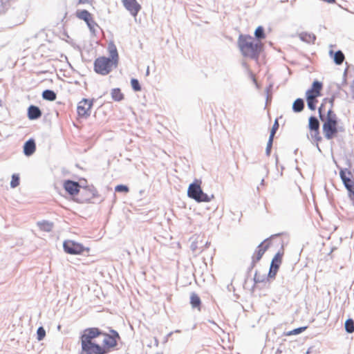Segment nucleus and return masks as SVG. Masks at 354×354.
<instances>
[{
	"label": "nucleus",
	"mask_w": 354,
	"mask_h": 354,
	"mask_svg": "<svg viewBox=\"0 0 354 354\" xmlns=\"http://www.w3.org/2000/svg\"><path fill=\"white\" fill-rule=\"evenodd\" d=\"M237 44L242 55L252 59H258L263 50L261 41H256L254 38L248 35H240Z\"/></svg>",
	"instance_id": "nucleus-1"
},
{
	"label": "nucleus",
	"mask_w": 354,
	"mask_h": 354,
	"mask_svg": "<svg viewBox=\"0 0 354 354\" xmlns=\"http://www.w3.org/2000/svg\"><path fill=\"white\" fill-rule=\"evenodd\" d=\"M187 196L198 203L209 202L214 196L204 193L201 187V181L195 180L192 183L187 189Z\"/></svg>",
	"instance_id": "nucleus-2"
},
{
	"label": "nucleus",
	"mask_w": 354,
	"mask_h": 354,
	"mask_svg": "<svg viewBox=\"0 0 354 354\" xmlns=\"http://www.w3.org/2000/svg\"><path fill=\"white\" fill-rule=\"evenodd\" d=\"M113 66L114 63L111 58L100 57L94 62V71L102 75H106L111 71Z\"/></svg>",
	"instance_id": "nucleus-3"
},
{
	"label": "nucleus",
	"mask_w": 354,
	"mask_h": 354,
	"mask_svg": "<svg viewBox=\"0 0 354 354\" xmlns=\"http://www.w3.org/2000/svg\"><path fill=\"white\" fill-rule=\"evenodd\" d=\"M339 176L344 187L348 192L350 198L354 201V180L353 179L352 172L348 169H341Z\"/></svg>",
	"instance_id": "nucleus-4"
},
{
	"label": "nucleus",
	"mask_w": 354,
	"mask_h": 354,
	"mask_svg": "<svg viewBox=\"0 0 354 354\" xmlns=\"http://www.w3.org/2000/svg\"><path fill=\"white\" fill-rule=\"evenodd\" d=\"M108 351L94 342H81V351L79 354H106Z\"/></svg>",
	"instance_id": "nucleus-5"
},
{
	"label": "nucleus",
	"mask_w": 354,
	"mask_h": 354,
	"mask_svg": "<svg viewBox=\"0 0 354 354\" xmlns=\"http://www.w3.org/2000/svg\"><path fill=\"white\" fill-rule=\"evenodd\" d=\"M322 126L324 136L327 140L333 139L338 132L337 120H326Z\"/></svg>",
	"instance_id": "nucleus-6"
},
{
	"label": "nucleus",
	"mask_w": 354,
	"mask_h": 354,
	"mask_svg": "<svg viewBox=\"0 0 354 354\" xmlns=\"http://www.w3.org/2000/svg\"><path fill=\"white\" fill-rule=\"evenodd\" d=\"M63 248L65 252L70 254H80L84 250H88V248H84L82 244L71 240L64 241Z\"/></svg>",
	"instance_id": "nucleus-7"
},
{
	"label": "nucleus",
	"mask_w": 354,
	"mask_h": 354,
	"mask_svg": "<svg viewBox=\"0 0 354 354\" xmlns=\"http://www.w3.org/2000/svg\"><path fill=\"white\" fill-rule=\"evenodd\" d=\"M76 16L80 19L84 21L88 27L90 31L95 34V27L97 26V23L93 19L91 14L86 10H78L76 12Z\"/></svg>",
	"instance_id": "nucleus-8"
},
{
	"label": "nucleus",
	"mask_w": 354,
	"mask_h": 354,
	"mask_svg": "<svg viewBox=\"0 0 354 354\" xmlns=\"http://www.w3.org/2000/svg\"><path fill=\"white\" fill-rule=\"evenodd\" d=\"M93 100L88 99H82L77 104V111L80 117L88 118L91 115V109L93 106Z\"/></svg>",
	"instance_id": "nucleus-9"
},
{
	"label": "nucleus",
	"mask_w": 354,
	"mask_h": 354,
	"mask_svg": "<svg viewBox=\"0 0 354 354\" xmlns=\"http://www.w3.org/2000/svg\"><path fill=\"white\" fill-rule=\"evenodd\" d=\"M103 334V332L98 328H88L83 330L80 336V342H93L92 340Z\"/></svg>",
	"instance_id": "nucleus-10"
},
{
	"label": "nucleus",
	"mask_w": 354,
	"mask_h": 354,
	"mask_svg": "<svg viewBox=\"0 0 354 354\" xmlns=\"http://www.w3.org/2000/svg\"><path fill=\"white\" fill-rule=\"evenodd\" d=\"M122 2L125 9L128 10L133 17H136L141 10V6L136 0H122Z\"/></svg>",
	"instance_id": "nucleus-11"
},
{
	"label": "nucleus",
	"mask_w": 354,
	"mask_h": 354,
	"mask_svg": "<svg viewBox=\"0 0 354 354\" xmlns=\"http://www.w3.org/2000/svg\"><path fill=\"white\" fill-rule=\"evenodd\" d=\"M64 188L71 196H75L80 192V185L79 183L71 180H66L64 181Z\"/></svg>",
	"instance_id": "nucleus-12"
},
{
	"label": "nucleus",
	"mask_w": 354,
	"mask_h": 354,
	"mask_svg": "<svg viewBox=\"0 0 354 354\" xmlns=\"http://www.w3.org/2000/svg\"><path fill=\"white\" fill-rule=\"evenodd\" d=\"M97 190L94 187L91 188H83L82 191V194H84L85 197L82 198L80 199H77L80 203H84L86 201H89L92 198H93L97 195Z\"/></svg>",
	"instance_id": "nucleus-13"
},
{
	"label": "nucleus",
	"mask_w": 354,
	"mask_h": 354,
	"mask_svg": "<svg viewBox=\"0 0 354 354\" xmlns=\"http://www.w3.org/2000/svg\"><path fill=\"white\" fill-rule=\"evenodd\" d=\"M24 153L26 156H32L36 150V144L33 138L28 139L24 145Z\"/></svg>",
	"instance_id": "nucleus-14"
},
{
	"label": "nucleus",
	"mask_w": 354,
	"mask_h": 354,
	"mask_svg": "<svg viewBox=\"0 0 354 354\" xmlns=\"http://www.w3.org/2000/svg\"><path fill=\"white\" fill-rule=\"evenodd\" d=\"M324 105L322 103L321 106L318 109L319 112V117L322 121H324L326 120H337V118L336 114L333 111L331 108L328 109L327 111V115L326 117L322 113L323 109H324Z\"/></svg>",
	"instance_id": "nucleus-15"
},
{
	"label": "nucleus",
	"mask_w": 354,
	"mask_h": 354,
	"mask_svg": "<svg viewBox=\"0 0 354 354\" xmlns=\"http://www.w3.org/2000/svg\"><path fill=\"white\" fill-rule=\"evenodd\" d=\"M108 50H109V55H110L109 58H111V59L114 63V67L115 68V67H117L118 64L119 57H118V53L117 48L113 42L111 41L109 44Z\"/></svg>",
	"instance_id": "nucleus-16"
},
{
	"label": "nucleus",
	"mask_w": 354,
	"mask_h": 354,
	"mask_svg": "<svg viewBox=\"0 0 354 354\" xmlns=\"http://www.w3.org/2000/svg\"><path fill=\"white\" fill-rule=\"evenodd\" d=\"M41 111L35 105H30L28 109V117L30 120H37L41 116Z\"/></svg>",
	"instance_id": "nucleus-17"
},
{
	"label": "nucleus",
	"mask_w": 354,
	"mask_h": 354,
	"mask_svg": "<svg viewBox=\"0 0 354 354\" xmlns=\"http://www.w3.org/2000/svg\"><path fill=\"white\" fill-rule=\"evenodd\" d=\"M102 335L105 337L103 340V344L104 346V348H106L107 351L108 349L113 348L117 346L118 341L115 339L109 336L108 333L104 332L103 334Z\"/></svg>",
	"instance_id": "nucleus-18"
},
{
	"label": "nucleus",
	"mask_w": 354,
	"mask_h": 354,
	"mask_svg": "<svg viewBox=\"0 0 354 354\" xmlns=\"http://www.w3.org/2000/svg\"><path fill=\"white\" fill-rule=\"evenodd\" d=\"M265 240L263 242H261L257 247V249L256 250L254 256L255 261L257 262L259 261L263 257L265 252L268 248V245H263V243L266 241Z\"/></svg>",
	"instance_id": "nucleus-19"
},
{
	"label": "nucleus",
	"mask_w": 354,
	"mask_h": 354,
	"mask_svg": "<svg viewBox=\"0 0 354 354\" xmlns=\"http://www.w3.org/2000/svg\"><path fill=\"white\" fill-rule=\"evenodd\" d=\"M299 37L301 41L308 44H314L316 39V36L314 34L306 32H301Z\"/></svg>",
	"instance_id": "nucleus-20"
},
{
	"label": "nucleus",
	"mask_w": 354,
	"mask_h": 354,
	"mask_svg": "<svg viewBox=\"0 0 354 354\" xmlns=\"http://www.w3.org/2000/svg\"><path fill=\"white\" fill-rule=\"evenodd\" d=\"M304 100L302 98H297L293 102L292 109L293 112L300 113L304 110Z\"/></svg>",
	"instance_id": "nucleus-21"
},
{
	"label": "nucleus",
	"mask_w": 354,
	"mask_h": 354,
	"mask_svg": "<svg viewBox=\"0 0 354 354\" xmlns=\"http://www.w3.org/2000/svg\"><path fill=\"white\" fill-rule=\"evenodd\" d=\"M190 304L193 308H198L200 310L201 305V300L199 296L195 293L192 292L190 296Z\"/></svg>",
	"instance_id": "nucleus-22"
},
{
	"label": "nucleus",
	"mask_w": 354,
	"mask_h": 354,
	"mask_svg": "<svg viewBox=\"0 0 354 354\" xmlns=\"http://www.w3.org/2000/svg\"><path fill=\"white\" fill-rule=\"evenodd\" d=\"M42 97L44 100L48 101H54L57 98L56 93L50 89H46L42 92Z\"/></svg>",
	"instance_id": "nucleus-23"
},
{
	"label": "nucleus",
	"mask_w": 354,
	"mask_h": 354,
	"mask_svg": "<svg viewBox=\"0 0 354 354\" xmlns=\"http://www.w3.org/2000/svg\"><path fill=\"white\" fill-rule=\"evenodd\" d=\"M319 121L315 116H310L308 120V127L310 131L319 130Z\"/></svg>",
	"instance_id": "nucleus-24"
},
{
	"label": "nucleus",
	"mask_w": 354,
	"mask_h": 354,
	"mask_svg": "<svg viewBox=\"0 0 354 354\" xmlns=\"http://www.w3.org/2000/svg\"><path fill=\"white\" fill-rule=\"evenodd\" d=\"M111 97L114 101L120 102L124 98V95L122 93L120 88H113L111 90Z\"/></svg>",
	"instance_id": "nucleus-25"
},
{
	"label": "nucleus",
	"mask_w": 354,
	"mask_h": 354,
	"mask_svg": "<svg viewBox=\"0 0 354 354\" xmlns=\"http://www.w3.org/2000/svg\"><path fill=\"white\" fill-rule=\"evenodd\" d=\"M38 225L41 230L47 232L52 231L53 227V223L46 221L39 222Z\"/></svg>",
	"instance_id": "nucleus-26"
},
{
	"label": "nucleus",
	"mask_w": 354,
	"mask_h": 354,
	"mask_svg": "<svg viewBox=\"0 0 354 354\" xmlns=\"http://www.w3.org/2000/svg\"><path fill=\"white\" fill-rule=\"evenodd\" d=\"M282 260V254L280 252H277L273 259H272L270 266L274 267L276 268H279V266L281 263Z\"/></svg>",
	"instance_id": "nucleus-27"
},
{
	"label": "nucleus",
	"mask_w": 354,
	"mask_h": 354,
	"mask_svg": "<svg viewBox=\"0 0 354 354\" xmlns=\"http://www.w3.org/2000/svg\"><path fill=\"white\" fill-rule=\"evenodd\" d=\"M322 83L321 82L315 80L313 82L312 86L310 89L313 90V91H314V93H316V95H318L319 97L321 95V91L322 89Z\"/></svg>",
	"instance_id": "nucleus-28"
},
{
	"label": "nucleus",
	"mask_w": 354,
	"mask_h": 354,
	"mask_svg": "<svg viewBox=\"0 0 354 354\" xmlns=\"http://www.w3.org/2000/svg\"><path fill=\"white\" fill-rule=\"evenodd\" d=\"M306 102L308 107L311 111H315L316 109V104L317 102V98H313L309 93H308V96H306Z\"/></svg>",
	"instance_id": "nucleus-29"
},
{
	"label": "nucleus",
	"mask_w": 354,
	"mask_h": 354,
	"mask_svg": "<svg viewBox=\"0 0 354 354\" xmlns=\"http://www.w3.org/2000/svg\"><path fill=\"white\" fill-rule=\"evenodd\" d=\"M254 37L257 41H260L266 37L264 28L263 26H258L254 31Z\"/></svg>",
	"instance_id": "nucleus-30"
},
{
	"label": "nucleus",
	"mask_w": 354,
	"mask_h": 354,
	"mask_svg": "<svg viewBox=\"0 0 354 354\" xmlns=\"http://www.w3.org/2000/svg\"><path fill=\"white\" fill-rule=\"evenodd\" d=\"M334 62L337 65H340L344 60V55L341 50H337L333 56Z\"/></svg>",
	"instance_id": "nucleus-31"
},
{
	"label": "nucleus",
	"mask_w": 354,
	"mask_h": 354,
	"mask_svg": "<svg viewBox=\"0 0 354 354\" xmlns=\"http://www.w3.org/2000/svg\"><path fill=\"white\" fill-rule=\"evenodd\" d=\"M345 330L348 333H353L354 332V321L353 319L349 318L346 320L344 324Z\"/></svg>",
	"instance_id": "nucleus-32"
},
{
	"label": "nucleus",
	"mask_w": 354,
	"mask_h": 354,
	"mask_svg": "<svg viewBox=\"0 0 354 354\" xmlns=\"http://www.w3.org/2000/svg\"><path fill=\"white\" fill-rule=\"evenodd\" d=\"M311 138L315 140L316 142V147L319 150V151H321V149L319 147L318 142L322 140V137L319 136V130H313L311 131L310 133Z\"/></svg>",
	"instance_id": "nucleus-33"
},
{
	"label": "nucleus",
	"mask_w": 354,
	"mask_h": 354,
	"mask_svg": "<svg viewBox=\"0 0 354 354\" xmlns=\"http://www.w3.org/2000/svg\"><path fill=\"white\" fill-rule=\"evenodd\" d=\"M19 176L17 174H14L12 175V179L10 181V187L12 188H15L19 185Z\"/></svg>",
	"instance_id": "nucleus-34"
},
{
	"label": "nucleus",
	"mask_w": 354,
	"mask_h": 354,
	"mask_svg": "<svg viewBox=\"0 0 354 354\" xmlns=\"http://www.w3.org/2000/svg\"><path fill=\"white\" fill-rule=\"evenodd\" d=\"M266 280H268V279L265 274H263V275L258 274L257 272L256 271L254 277V283H263V282L266 281Z\"/></svg>",
	"instance_id": "nucleus-35"
},
{
	"label": "nucleus",
	"mask_w": 354,
	"mask_h": 354,
	"mask_svg": "<svg viewBox=\"0 0 354 354\" xmlns=\"http://www.w3.org/2000/svg\"><path fill=\"white\" fill-rule=\"evenodd\" d=\"M46 336V330L42 326H39L37 330V339L39 341L42 340Z\"/></svg>",
	"instance_id": "nucleus-36"
},
{
	"label": "nucleus",
	"mask_w": 354,
	"mask_h": 354,
	"mask_svg": "<svg viewBox=\"0 0 354 354\" xmlns=\"http://www.w3.org/2000/svg\"><path fill=\"white\" fill-rule=\"evenodd\" d=\"M131 84L132 88L135 91H141V86L140 84L139 81L137 79L132 78L131 80Z\"/></svg>",
	"instance_id": "nucleus-37"
},
{
	"label": "nucleus",
	"mask_w": 354,
	"mask_h": 354,
	"mask_svg": "<svg viewBox=\"0 0 354 354\" xmlns=\"http://www.w3.org/2000/svg\"><path fill=\"white\" fill-rule=\"evenodd\" d=\"M278 268H276L274 267L270 266V270L268 274V279L271 278L274 279L278 272Z\"/></svg>",
	"instance_id": "nucleus-38"
},
{
	"label": "nucleus",
	"mask_w": 354,
	"mask_h": 354,
	"mask_svg": "<svg viewBox=\"0 0 354 354\" xmlns=\"http://www.w3.org/2000/svg\"><path fill=\"white\" fill-rule=\"evenodd\" d=\"M306 326L297 328L292 330L289 331L288 333V335L299 334V333H302L303 331H304L306 330Z\"/></svg>",
	"instance_id": "nucleus-39"
},
{
	"label": "nucleus",
	"mask_w": 354,
	"mask_h": 354,
	"mask_svg": "<svg viewBox=\"0 0 354 354\" xmlns=\"http://www.w3.org/2000/svg\"><path fill=\"white\" fill-rule=\"evenodd\" d=\"M272 143H273V138L269 137L268 141L267 142L266 149V153L267 156L270 155Z\"/></svg>",
	"instance_id": "nucleus-40"
},
{
	"label": "nucleus",
	"mask_w": 354,
	"mask_h": 354,
	"mask_svg": "<svg viewBox=\"0 0 354 354\" xmlns=\"http://www.w3.org/2000/svg\"><path fill=\"white\" fill-rule=\"evenodd\" d=\"M129 187L124 185H118L115 187V191L117 192H128Z\"/></svg>",
	"instance_id": "nucleus-41"
},
{
	"label": "nucleus",
	"mask_w": 354,
	"mask_h": 354,
	"mask_svg": "<svg viewBox=\"0 0 354 354\" xmlns=\"http://www.w3.org/2000/svg\"><path fill=\"white\" fill-rule=\"evenodd\" d=\"M279 128V123H278V120H275L274 122V124L272 127V129L270 131V136L269 137H272L274 138V134L276 133V131H277Z\"/></svg>",
	"instance_id": "nucleus-42"
},
{
	"label": "nucleus",
	"mask_w": 354,
	"mask_h": 354,
	"mask_svg": "<svg viewBox=\"0 0 354 354\" xmlns=\"http://www.w3.org/2000/svg\"><path fill=\"white\" fill-rule=\"evenodd\" d=\"M110 333H110V334H109V336H111V337H113V338H114V339H115L117 341H118V339H120V336L119 333H118L116 330H113V329H111V330H110Z\"/></svg>",
	"instance_id": "nucleus-43"
},
{
	"label": "nucleus",
	"mask_w": 354,
	"mask_h": 354,
	"mask_svg": "<svg viewBox=\"0 0 354 354\" xmlns=\"http://www.w3.org/2000/svg\"><path fill=\"white\" fill-rule=\"evenodd\" d=\"M308 93H309L310 95H311L313 98H317L319 97L318 95H316V93H314V91H313V90H311L310 88L306 91V97L308 96Z\"/></svg>",
	"instance_id": "nucleus-44"
},
{
	"label": "nucleus",
	"mask_w": 354,
	"mask_h": 354,
	"mask_svg": "<svg viewBox=\"0 0 354 354\" xmlns=\"http://www.w3.org/2000/svg\"><path fill=\"white\" fill-rule=\"evenodd\" d=\"M257 261H255L254 257H252V261L250 268H248L249 272L255 266Z\"/></svg>",
	"instance_id": "nucleus-45"
},
{
	"label": "nucleus",
	"mask_w": 354,
	"mask_h": 354,
	"mask_svg": "<svg viewBox=\"0 0 354 354\" xmlns=\"http://www.w3.org/2000/svg\"><path fill=\"white\" fill-rule=\"evenodd\" d=\"M190 247H191V249H192V251H194V252L196 251L197 250V248H198L197 243H195V242L192 243Z\"/></svg>",
	"instance_id": "nucleus-46"
},
{
	"label": "nucleus",
	"mask_w": 354,
	"mask_h": 354,
	"mask_svg": "<svg viewBox=\"0 0 354 354\" xmlns=\"http://www.w3.org/2000/svg\"><path fill=\"white\" fill-rule=\"evenodd\" d=\"M329 103L330 104V108L331 109H333V104H334V101H335V97L333 96L332 97H330L329 100Z\"/></svg>",
	"instance_id": "nucleus-47"
},
{
	"label": "nucleus",
	"mask_w": 354,
	"mask_h": 354,
	"mask_svg": "<svg viewBox=\"0 0 354 354\" xmlns=\"http://www.w3.org/2000/svg\"><path fill=\"white\" fill-rule=\"evenodd\" d=\"M351 91L353 95V98L354 99V80L353 81L351 85Z\"/></svg>",
	"instance_id": "nucleus-48"
},
{
	"label": "nucleus",
	"mask_w": 354,
	"mask_h": 354,
	"mask_svg": "<svg viewBox=\"0 0 354 354\" xmlns=\"http://www.w3.org/2000/svg\"><path fill=\"white\" fill-rule=\"evenodd\" d=\"M88 1H89V0H79V3L83 4V3H88Z\"/></svg>",
	"instance_id": "nucleus-49"
},
{
	"label": "nucleus",
	"mask_w": 354,
	"mask_h": 354,
	"mask_svg": "<svg viewBox=\"0 0 354 354\" xmlns=\"http://www.w3.org/2000/svg\"><path fill=\"white\" fill-rule=\"evenodd\" d=\"M149 68L148 66L147 68V71H146V75H149Z\"/></svg>",
	"instance_id": "nucleus-50"
},
{
	"label": "nucleus",
	"mask_w": 354,
	"mask_h": 354,
	"mask_svg": "<svg viewBox=\"0 0 354 354\" xmlns=\"http://www.w3.org/2000/svg\"><path fill=\"white\" fill-rule=\"evenodd\" d=\"M260 185H264V179L261 180Z\"/></svg>",
	"instance_id": "nucleus-51"
},
{
	"label": "nucleus",
	"mask_w": 354,
	"mask_h": 354,
	"mask_svg": "<svg viewBox=\"0 0 354 354\" xmlns=\"http://www.w3.org/2000/svg\"><path fill=\"white\" fill-rule=\"evenodd\" d=\"M174 332H175V333H180L181 331H180V330H176Z\"/></svg>",
	"instance_id": "nucleus-52"
},
{
	"label": "nucleus",
	"mask_w": 354,
	"mask_h": 354,
	"mask_svg": "<svg viewBox=\"0 0 354 354\" xmlns=\"http://www.w3.org/2000/svg\"><path fill=\"white\" fill-rule=\"evenodd\" d=\"M209 243L208 242H206V243H205V247H206V248H207V247H208V245H209Z\"/></svg>",
	"instance_id": "nucleus-53"
},
{
	"label": "nucleus",
	"mask_w": 354,
	"mask_h": 354,
	"mask_svg": "<svg viewBox=\"0 0 354 354\" xmlns=\"http://www.w3.org/2000/svg\"><path fill=\"white\" fill-rule=\"evenodd\" d=\"M173 334V332H170L169 334H168V336H171V335Z\"/></svg>",
	"instance_id": "nucleus-54"
},
{
	"label": "nucleus",
	"mask_w": 354,
	"mask_h": 354,
	"mask_svg": "<svg viewBox=\"0 0 354 354\" xmlns=\"http://www.w3.org/2000/svg\"><path fill=\"white\" fill-rule=\"evenodd\" d=\"M268 100H269V96H268V95H267L266 102H268Z\"/></svg>",
	"instance_id": "nucleus-55"
},
{
	"label": "nucleus",
	"mask_w": 354,
	"mask_h": 354,
	"mask_svg": "<svg viewBox=\"0 0 354 354\" xmlns=\"http://www.w3.org/2000/svg\"><path fill=\"white\" fill-rule=\"evenodd\" d=\"M156 354H160V353H156Z\"/></svg>",
	"instance_id": "nucleus-56"
}]
</instances>
